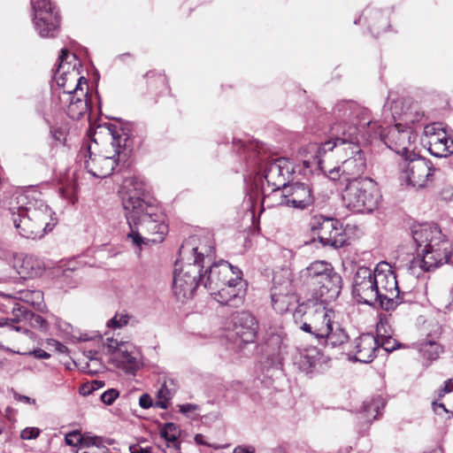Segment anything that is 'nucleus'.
Instances as JSON below:
<instances>
[{
	"instance_id": "c03bdc74",
	"label": "nucleus",
	"mask_w": 453,
	"mask_h": 453,
	"mask_svg": "<svg viewBox=\"0 0 453 453\" xmlns=\"http://www.w3.org/2000/svg\"><path fill=\"white\" fill-rule=\"evenodd\" d=\"M231 269L233 272L231 275L225 277L224 274H219V280L222 282V285L227 284V280H234V277L236 276H240V279H242V273L238 267L231 265Z\"/></svg>"
},
{
	"instance_id": "aec40b11",
	"label": "nucleus",
	"mask_w": 453,
	"mask_h": 453,
	"mask_svg": "<svg viewBox=\"0 0 453 453\" xmlns=\"http://www.w3.org/2000/svg\"><path fill=\"white\" fill-rule=\"evenodd\" d=\"M353 295L359 303L380 305V292L375 284L372 271L365 266L359 267L353 280Z\"/></svg>"
},
{
	"instance_id": "7c9ffc66",
	"label": "nucleus",
	"mask_w": 453,
	"mask_h": 453,
	"mask_svg": "<svg viewBox=\"0 0 453 453\" xmlns=\"http://www.w3.org/2000/svg\"><path fill=\"white\" fill-rule=\"evenodd\" d=\"M44 271L43 263L37 257L26 255L21 261L20 271L23 277L35 278L42 274Z\"/></svg>"
},
{
	"instance_id": "39448f33",
	"label": "nucleus",
	"mask_w": 453,
	"mask_h": 453,
	"mask_svg": "<svg viewBox=\"0 0 453 453\" xmlns=\"http://www.w3.org/2000/svg\"><path fill=\"white\" fill-rule=\"evenodd\" d=\"M411 236L417 246V257L411 262V268L418 265L423 271L433 270L449 263L452 257L449 241L434 224H420L411 227Z\"/></svg>"
},
{
	"instance_id": "b1692460",
	"label": "nucleus",
	"mask_w": 453,
	"mask_h": 453,
	"mask_svg": "<svg viewBox=\"0 0 453 453\" xmlns=\"http://www.w3.org/2000/svg\"><path fill=\"white\" fill-rule=\"evenodd\" d=\"M84 165L88 173L96 178H106L110 176L115 168L119 165L116 159L101 153L88 146L83 154Z\"/></svg>"
},
{
	"instance_id": "864d4df0",
	"label": "nucleus",
	"mask_w": 453,
	"mask_h": 453,
	"mask_svg": "<svg viewBox=\"0 0 453 453\" xmlns=\"http://www.w3.org/2000/svg\"><path fill=\"white\" fill-rule=\"evenodd\" d=\"M55 324L58 325L60 329H63L67 333H69V331L72 329V326L70 323L65 322L60 319H57Z\"/></svg>"
},
{
	"instance_id": "f257e3e1",
	"label": "nucleus",
	"mask_w": 453,
	"mask_h": 453,
	"mask_svg": "<svg viewBox=\"0 0 453 453\" xmlns=\"http://www.w3.org/2000/svg\"><path fill=\"white\" fill-rule=\"evenodd\" d=\"M121 196L129 226L127 238L138 247L147 242H161L168 232L165 215L146 200L142 183L134 178L126 179Z\"/></svg>"
},
{
	"instance_id": "7ed1b4c3",
	"label": "nucleus",
	"mask_w": 453,
	"mask_h": 453,
	"mask_svg": "<svg viewBox=\"0 0 453 453\" xmlns=\"http://www.w3.org/2000/svg\"><path fill=\"white\" fill-rule=\"evenodd\" d=\"M14 227L27 239H41L57 224L52 210L44 201L25 192H16L10 203Z\"/></svg>"
},
{
	"instance_id": "774afa93",
	"label": "nucleus",
	"mask_w": 453,
	"mask_h": 453,
	"mask_svg": "<svg viewBox=\"0 0 453 453\" xmlns=\"http://www.w3.org/2000/svg\"><path fill=\"white\" fill-rule=\"evenodd\" d=\"M383 348H384V349H385V350H387V351H388V350H389L388 347H384V346H383Z\"/></svg>"
},
{
	"instance_id": "473e14b6",
	"label": "nucleus",
	"mask_w": 453,
	"mask_h": 453,
	"mask_svg": "<svg viewBox=\"0 0 453 453\" xmlns=\"http://www.w3.org/2000/svg\"><path fill=\"white\" fill-rule=\"evenodd\" d=\"M160 434L165 440L168 449H171L170 444H173V447L177 449V446L180 444L178 438L180 435V429L177 425L172 422L166 423L161 429Z\"/></svg>"
},
{
	"instance_id": "393cba45",
	"label": "nucleus",
	"mask_w": 453,
	"mask_h": 453,
	"mask_svg": "<svg viewBox=\"0 0 453 453\" xmlns=\"http://www.w3.org/2000/svg\"><path fill=\"white\" fill-rule=\"evenodd\" d=\"M380 347L377 338L372 334H364L357 337L349 351V359L361 363H370L375 357Z\"/></svg>"
},
{
	"instance_id": "09e8293b",
	"label": "nucleus",
	"mask_w": 453,
	"mask_h": 453,
	"mask_svg": "<svg viewBox=\"0 0 453 453\" xmlns=\"http://www.w3.org/2000/svg\"><path fill=\"white\" fill-rule=\"evenodd\" d=\"M233 453H255L253 446H237L234 449Z\"/></svg>"
},
{
	"instance_id": "f704fd0d",
	"label": "nucleus",
	"mask_w": 453,
	"mask_h": 453,
	"mask_svg": "<svg viewBox=\"0 0 453 453\" xmlns=\"http://www.w3.org/2000/svg\"><path fill=\"white\" fill-rule=\"evenodd\" d=\"M19 299L33 306H39L43 300V294L40 290H23L19 293Z\"/></svg>"
},
{
	"instance_id": "680f3d73",
	"label": "nucleus",
	"mask_w": 453,
	"mask_h": 453,
	"mask_svg": "<svg viewBox=\"0 0 453 453\" xmlns=\"http://www.w3.org/2000/svg\"><path fill=\"white\" fill-rule=\"evenodd\" d=\"M195 441H196L198 444H203V435H202V434H196V437H195Z\"/></svg>"
},
{
	"instance_id": "6ab92c4d",
	"label": "nucleus",
	"mask_w": 453,
	"mask_h": 453,
	"mask_svg": "<svg viewBox=\"0 0 453 453\" xmlns=\"http://www.w3.org/2000/svg\"><path fill=\"white\" fill-rule=\"evenodd\" d=\"M213 255L214 243L210 236L201 239L190 237L184 242L180 249V259L199 265L200 269L205 263H211Z\"/></svg>"
},
{
	"instance_id": "c85d7f7f",
	"label": "nucleus",
	"mask_w": 453,
	"mask_h": 453,
	"mask_svg": "<svg viewBox=\"0 0 453 453\" xmlns=\"http://www.w3.org/2000/svg\"><path fill=\"white\" fill-rule=\"evenodd\" d=\"M332 267V265L326 261H314L306 268L300 271V281H302L303 284L313 287Z\"/></svg>"
},
{
	"instance_id": "a19ab883",
	"label": "nucleus",
	"mask_w": 453,
	"mask_h": 453,
	"mask_svg": "<svg viewBox=\"0 0 453 453\" xmlns=\"http://www.w3.org/2000/svg\"><path fill=\"white\" fill-rule=\"evenodd\" d=\"M119 391L115 388H111L104 392L100 398L102 402L107 405H111L119 396Z\"/></svg>"
},
{
	"instance_id": "13d9d810",
	"label": "nucleus",
	"mask_w": 453,
	"mask_h": 453,
	"mask_svg": "<svg viewBox=\"0 0 453 453\" xmlns=\"http://www.w3.org/2000/svg\"><path fill=\"white\" fill-rule=\"evenodd\" d=\"M97 355V352L96 351H93V350H88V357L92 361V360H96V356Z\"/></svg>"
},
{
	"instance_id": "a211bd4d",
	"label": "nucleus",
	"mask_w": 453,
	"mask_h": 453,
	"mask_svg": "<svg viewBox=\"0 0 453 453\" xmlns=\"http://www.w3.org/2000/svg\"><path fill=\"white\" fill-rule=\"evenodd\" d=\"M296 284L292 280L289 269H282L273 275L271 291L272 304L274 310L283 312L288 310L289 305L296 301L294 292Z\"/></svg>"
},
{
	"instance_id": "0eeeda50",
	"label": "nucleus",
	"mask_w": 453,
	"mask_h": 453,
	"mask_svg": "<svg viewBox=\"0 0 453 453\" xmlns=\"http://www.w3.org/2000/svg\"><path fill=\"white\" fill-rule=\"evenodd\" d=\"M92 142L90 147L119 164H125L132 151L127 133L112 124L98 125L94 130Z\"/></svg>"
},
{
	"instance_id": "49530a36",
	"label": "nucleus",
	"mask_w": 453,
	"mask_h": 453,
	"mask_svg": "<svg viewBox=\"0 0 453 453\" xmlns=\"http://www.w3.org/2000/svg\"><path fill=\"white\" fill-rule=\"evenodd\" d=\"M139 405L142 409H149L152 406V399L148 394H142L139 398Z\"/></svg>"
},
{
	"instance_id": "4468645a",
	"label": "nucleus",
	"mask_w": 453,
	"mask_h": 453,
	"mask_svg": "<svg viewBox=\"0 0 453 453\" xmlns=\"http://www.w3.org/2000/svg\"><path fill=\"white\" fill-rule=\"evenodd\" d=\"M281 198L280 204L299 210L322 209L326 203L325 196H316L308 184L295 182L285 186L278 195Z\"/></svg>"
},
{
	"instance_id": "f8f14e48",
	"label": "nucleus",
	"mask_w": 453,
	"mask_h": 453,
	"mask_svg": "<svg viewBox=\"0 0 453 453\" xmlns=\"http://www.w3.org/2000/svg\"><path fill=\"white\" fill-rule=\"evenodd\" d=\"M380 292V306L385 311L395 309L402 303L396 275L390 264L381 261L372 272Z\"/></svg>"
},
{
	"instance_id": "58836bf2",
	"label": "nucleus",
	"mask_w": 453,
	"mask_h": 453,
	"mask_svg": "<svg viewBox=\"0 0 453 453\" xmlns=\"http://www.w3.org/2000/svg\"><path fill=\"white\" fill-rule=\"evenodd\" d=\"M423 116H424L423 113H420L418 111L417 106H413L411 110H410L408 111H404L403 113V119L407 124L408 123L414 124L416 122H418L422 119Z\"/></svg>"
},
{
	"instance_id": "ddd939ff",
	"label": "nucleus",
	"mask_w": 453,
	"mask_h": 453,
	"mask_svg": "<svg viewBox=\"0 0 453 453\" xmlns=\"http://www.w3.org/2000/svg\"><path fill=\"white\" fill-rule=\"evenodd\" d=\"M31 4L35 31L42 38L55 37L59 31L61 22L58 8L50 0H31Z\"/></svg>"
},
{
	"instance_id": "2f4dec72",
	"label": "nucleus",
	"mask_w": 453,
	"mask_h": 453,
	"mask_svg": "<svg viewBox=\"0 0 453 453\" xmlns=\"http://www.w3.org/2000/svg\"><path fill=\"white\" fill-rule=\"evenodd\" d=\"M175 393L174 384L172 380H165L157 393L155 406L160 409H167L169 401Z\"/></svg>"
},
{
	"instance_id": "9b49d317",
	"label": "nucleus",
	"mask_w": 453,
	"mask_h": 453,
	"mask_svg": "<svg viewBox=\"0 0 453 453\" xmlns=\"http://www.w3.org/2000/svg\"><path fill=\"white\" fill-rule=\"evenodd\" d=\"M434 172L433 163L416 153L409 154L399 163V180L417 189L428 187L434 180Z\"/></svg>"
},
{
	"instance_id": "dca6fc26",
	"label": "nucleus",
	"mask_w": 453,
	"mask_h": 453,
	"mask_svg": "<svg viewBox=\"0 0 453 453\" xmlns=\"http://www.w3.org/2000/svg\"><path fill=\"white\" fill-rule=\"evenodd\" d=\"M105 347L111 354V363L127 374H134L141 367L140 355L128 342L107 338Z\"/></svg>"
},
{
	"instance_id": "a18cd8bd",
	"label": "nucleus",
	"mask_w": 453,
	"mask_h": 453,
	"mask_svg": "<svg viewBox=\"0 0 453 453\" xmlns=\"http://www.w3.org/2000/svg\"><path fill=\"white\" fill-rule=\"evenodd\" d=\"M102 439L99 438V441L96 443L89 444L90 446V453H108V449L104 446H102Z\"/></svg>"
},
{
	"instance_id": "69168bd1",
	"label": "nucleus",
	"mask_w": 453,
	"mask_h": 453,
	"mask_svg": "<svg viewBox=\"0 0 453 453\" xmlns=\"http://www.w3.org/2000/svg\"><path fill=\"white\" fill-rule=\"evenodd\" d=\"M433 405L434 406V409L436 410L437 403H433Z\"/></svg>"
},
{
	"instance_id": "5701e85b",
	"label": "nucleus",
	"mask_w": 453,
	"mask_h": 453,
	"mask_svg": "<svg viewBox=\"0 0 453 453\" xmlns=\"http://www.w3.org/2000/svg\"><path fill=\"white\" fill-rule=\"evenodd\" d=\"M293 171V164L285 157H278L266 165L264 177L268 186L273 187L274 196H278L281 189L288 186L286 181L290 178Z\"/></svg>"
},
{
	"instance_id": "3c124183",
	"label": "nucleus",
	"mask_w": 453,
	"mask_h": 453,
	"mask_svg": "<svg viewBox=\"0 0 453 453\" xmlns=\"http://www.w3.org/2000/svg\"><path fill=\"white\" fill-rule=\"evenodd\" d=\"M31 354L35 357L39 358V359H48L50 357V355L42 349H35Z\"/></svg>"
},
{
	"instance_id": "c756f323",
	"label": "nucleus",
	"mask_w": 453,
	"mask_h": 453,
	"mask_svg": "<svg viewBox=\"0 0 453 453\" xmlns=\"http://www.w3.org/2000/svg\"><path fill=\"white\" fill-rule=\"evenodd\" d=\"M420 357L427 361L437 359L442 353V347L435 341L426 338L413 344Z\"/></svg>"
},
{
	"instance_id": "412c9836",
	"label": "nucleus",
	"mask_w": 453,
	"mask_h": 453,
	"mask_svg": "<svg viewBox=\"0 0 453 453\" xmlns=\"http://www.w3.org/2000/svg\"><path fill=\"white\" fill-rule=\"evenodd\" d=\"M422 142L436 157H447L453 153V140L439 123L425 127Z\"/></svg>"
},
{
	"instance_id": "603ef678",
	"label": "nucleus",
	"mask_w": 453,
	"mask_h": 453,
	"mask_svg": "<svg viewBox=\"0 0 453 453\" xmlns=\"http://www.w3.org/2000/svg\"><path fill=\"white\" fill-rule=\"evenodd\" d=\"M49 344L54 346L56 349L60 353H65L67 350V348L58 341L50 339L49 341Z\"/></svg>"
},
{
	"instance_id": "e433bc0d",
	"label": "nucleus",
	"mask_w": 453,
	"mask_h": 453,
	"mask_svg": "<svg viewBox=\"0 0 453 453\" xmlns=\"http://www.w3.org/2000/svg\"><path fill=\"white\" fill-rule=\"evenodd\" d=\"M129 319L130 317L127 312H118L107 322V326L111 328H121L127 325Z\"/></svg>"
},
{
	"instance_id": "8fccbe9b",
	"label": "nucleus",
	"mask_w": 453,
	"mask_h": 453,
	"mask_svg": "<svg viewBox=\"0 0 453 453\" xmlns=\"http://www.w3.org/2000/svg\"><path fill=\"white\" fill-rule=\"evenodd\" d=\"M14 398H15V400L24 403H27V404H35V399L30 398L27 395H19L18 393H14Z\"/></svg>"
},
{
	"instance_id": "20e7f679",
	"label": "nucleus",
	"mask_w": 453,
	"mask_h": 453,
	"mask_svg": "<svg viewBox=\"0 0 453 453\" xmlns=\"http://www.w3.org/2000/svg\"><path fill=\"white\" fill-rule=\"evenodd\" d=\"M323 301H308L299 304L294 314L303 317L300 329L314 336L319 342L333 348L343 345L349 341L346 330L335 320L336 314L327 309Z\"/></svg>"
},
{
	"instance_id": "37998d69",
	"label": "nucleus",
	"mask_w": 453,
	"mask_h": 453,
	"mask_svg": "<svg viewBox=\"0 0 453 453\" xmlns=\"http://www.w3.org/2000/svg\"><path fill=\"white\" fill-rule=\"evenodd\" d=\"M104 386L102 380H93L89 385H85L81 389V393L84 395L90 394L92 391L101 388Z\"/></svg>"
},
{
	"instance_id": "79ce46f5",
	"label": "nucleus",
	"mask_w": 453,
	"mask_h": 453,
	"mask_svg": "<svg viewBox=\"0 0 453 453\" xmlns=\"http://www.w3.org/2000/svg\"><path fill=\"white\" fill-rule=\"evenodd\" d=\"M41 431L37 427H26L20 433V437L23 440H33L36 439Z\"/></svg>"
},
{
	"instance_id": "72a5a7b5",
	"label": "nucleus",
	"mask_w": 453,
	"mask_h": 453,
	"mask_svg": "<svg viewBox=\"0 0 453 453\" xmlns=\"http://www.w3.org/2000/svg\"><path fill=\"white\" fill-rule=\"evenodd\" d=\"M99 441L97 436H83L79 431H73L65 434V441L69 446L89 445Z\"/></svg>"
},
{
	"instance_id": "423d86ee",
	"label": "nucleus",
	"mask_w": 453,
	"mask_h": 453,
	"mask_svg": "<svg viewBox=\"0 0 453 453\" xmlns=\"http://www.w3.org/2000/svg\"><path fill=\"white\" fill-rule=\"evenodd\" d=\"M204 287L208 288L213 298L220 304L233 308H238L244 303L246 295V284L240 276L234 280H227V284L219 280V274L225 277L233 273L231 265L224 260L215 263L206 271Z\"/></svg>"
},
{
	"instance_id": "de8ad7c7",
	"label": "nucleus",
	"mask_w": 453,
	"mask_h": 453,
	"mask_svg": "<svg viewBox=\"0 0 453 453\" xmlns=\"http://www.w3.org/2000/svg\"><path fill=\"white\" fill-rule=\"evenodd\" d=\"M180 411L184 414H188L190 412H193L198 409V406L196 404L193 403H185L179 406Z\"/></svg>"
},
{
	"instance_id": "c9c22d12",
	"label": "nucleus",
	"mask_w": 453,
	"mask_h": 453,
	"mask_svg": "<svg viewBox=\"0 0 453 453\" xmlns=\"http://www.w3.org/2000/svg\"><path fill=\"white\" fill-rule=\"evenodd\" d=\"M24 319L27 320L32 327L46 331L48 328V322L45 319L38 314L33 312H23Z\"/></svg>"
},
{
	"instance_id": "4d7b16f0",
	"label": "nucleus",
	"mask_w": 453,
	"mask_h": 453,
	"mask_svg": "<svg viewBox=\"0 0 453 453\" xmlns=\"http://www.w3.org/2000/svg\"><path fill=\"white\" fill-rule=\"evenodd\" d=\"M171 445V449H167V446L165 447V453H180V444H178L177 446V449H175L173 447V444H170Z\"/></svg>"
},
{
	"instance_id": "6e6552de",
	"label": "nucleus",
	"mask_w": 453,
	"mask_h": 453,
	"mask_svg": "<svg viewBox=\"0 0 453 453\" xmlns=\"http://www.w3.org/2000/svg\"><path fill=\"white\" fill-rule=\"evenodd\" d=\"M334 114L339 121L356 126L359 131V139L370 142L379 138L384 141L385 133L382 126L371 119L370 111L355 102L342 101L334 107Z\"/></svg>"
},
{
	"instance_id": "6e6d98bb",
	"label": "nucleus",
	"mask_w": 453,
	"mask_h": 453,
	"mask_svg": "<svg viewBox=\"0 0 453 453\" xmlns=\"http://www.w3.org/2000/svg\"><path fill=\"white\" fill-rule=\"evenodd\" d=\"M77 453H90V446H88V445L81 446L80 449L77 450Z\"/></svg>"
},
{
	"instance_id": "338daca9",
	"label": "nucleus",
	"mask_w": 453,
	"mask_h": 453,
	"mask_svg": "<svg viewBox=\"0 0 453 453\" xmlns=\"http://www.w3.org/2000/svg\"><path fill=\"white\" fill-rule=\"evenodd\" d=\"M376 417H377V415H376V414H375V415H372V419H375V418H376Z\"/></svg>"
},
{
	"instance_id": "f03ea898",
	"label": "nucleus",
	"mask_w": 453,
	"mask_h": 453,
	"mask_svg": "<svg viewBox=\"0 0 453 453\" xmlns=\"http://www.w3.org/2000/svg\"><path fill=\"white\" fill-rule=\"evenodd\" d=\"M59 64L54 78L59 91L58 100L61 109L73 119H80L88 113V84L87 80L80 75L76 68V57L67 50H62L58 58Z\"/></svg>"
},
{
	"instance_id": "0e129e2a",
	"label": "nucleus",
	"mask_w": 453,
	"mask_h": 453,
	"mask_svg": "<svg viewBox=\"0 0 453 453\" xmlns=\"http://www.w3.org/2000/svg\"><path fill=\"white\" fill-rule=\"evenodd\" d=\"M9 319H6L4 323L0 321V326H7Z\"/></svg>"
},
{
	"instance_id": "4be33fe9",
	"label": "nucleus",
	"mask_w": 453,
	"mask_h": 453,
	"mask_svg": "<svg viewBox=\"0 0 453 453\" xmlns=\"http://www.w3.org/2000/svg\"><path fill=\"white\" fill-rule=\"evenodd\" d=\"M415 139L416 134L411 127H403L401 124H395L388 128L383 142L404 158L415 153L411 149Z\"/></svg>"
},
{
	"instance_id": "bf43d9fd",
	"label": "nucleus",
	"mask_w": 453,
	"mask_h": 453,
	"mask_svg": "<svg viewBox=\"0 0 453 453\" xmlns=\"http://www.w3.org/2000/svg\"><path fill=\"white\" fill-rule=\"evenodd\" d=\"M450 296L452 298V301L449 303V304L446 306L449 311H453V287L450 292Z\"/></svg>"
},
{
	"instance_id": "4c0bfd02",
	"label": "nucleus",
	"mask_w": 453,
	"mask_h": 453,
	"mask_svg": "<svg viewBox=\"0 0 453 453\" xmlns=\"http://www.w3.org/2000/svg\"><path fill=\"white\" fill-rule=\"evenodd\" d=\"M383 406L382 399L380 397L374 398L368 403L364 404V412L365 413V417L369 418L370 414L372 412H379L380 406Z\"/></svg>"
},
{
	"instance_id": "1a4fd4ad",
	"label": "nucleus",
	"mask_w": 453,
	"mask_h": 453,
	"mask_svg": "<svg viewBox=\"0 0 453 453\" xmlns=\"http://www.w3.org/2000/svg\"><path fill=\"white\" fill-rule=\"evenodd\" d=\"M342 196L344 205L357 213L374 211L381 198L377 182L367 177L349 180Z\"/></svg>"
},
{
	"instance_id": "2eb2a0df",
	"label": "nucleus",
	"mask_w": 453,
	"mask_h": 453,
	"mask_svg": "<svg viewBox=\"0 0 453 453\" xmlns=\"http://www.w3.org/2000/svg\"><path fill=\"white\" fill-rule=\"evenodd\" d=\"M180 268H175L173 290L178 300L186 302L194 296L199 281L204 284L206 275L200 273V265L183 261Z\"/></svg>"
},
{
	"instance_id": "a878e982",
	"label": "nucleus",
	"mask_w": 453,
	"mask_h": 453,
	"mask_svg": "<svg viewBox=\"0 0 453 453\" xmlns=\"http://www.w3.org/2000/svg\"><path fill=\"white\" fill-rule=\"evenodd\" d=\"M232 323L236 336L243 343L255 342L257 333L256 319L247 311L237 312L232 316Z\"/></svg>"
},
{
	"instance_id": "5fc2aeb1",
	"label": "nucleus",
	"mask_w": 453,
	"mask_h": 453,
	"mask_svg": "<svg viewBox=\"0 0 453 453\" xmlns=\"http://www.w3.org/2000/svg\"><path fill=\"white\" fill-rule=\"evenodd\" d=\"M131 453H151L149 448H142L140 445H133L130 447Z\"/></svg>"
},
{
	"instance_id": "052dcab7",
	"label": "nucleus",
	"mask_w": 453,
	"mask_h": 453,
	"mask_svg": "<svg viewBox=\"0 0 453 453\" xmlns=\"http://www.w3.org/2000/svg\"><path fill=\"white\" fill-rule=\"evenodd\" d=\"M304 358H307V364L309 367H311L315 365V360L313 357H304Z\"/></svg>"
},
{
	"instance_id": "ea45409f",
	"label": "nucleus",
	"mask_w": 453,
	"mask_h": 453,
	"mask_svg": "<svg viewBox=\"0 0 453 453\" xmlns=\"http://www.w3.org/2000/svg\"><path fill=\"white\" fill-rule=\"evenodd\" d=\"M53 139L59 142H64L67 134V128L65 126H55L50 130Z\"/></svg>"
},
{
	"instance_id": "bb28decb",
	"label": "nucleus",
	"mask_w": 453,
	"mask_h": 453,
	"mask_svg": "<svg viewBox=\"0 0 453 453\" xmlns=\"http://www.w3.org/2000/svg\"><path fill=\"white\" fill-rule=\"evenodd\" d=\"M366 168V158L365 155H357L356 157H347L342 160L338 167L329 171V178L336 180L341 172L342 175H345L348 180L357 179V176L364 173Z\"/></svg>"
},
{
	"instance_id": "cd10ccee",
	"label": "nucleus",
	"mask_w": 453,
	"mask_h": 453,
	"mask_svg": "<svg viewBox=\"0 0 453 453\" xmlns=\"http://www.w3.org/2000/svg\"><path fill=\"white\" fill-rule=\"evenodd\" d=\"M314 289H316L319 293L320 298H323L321 301L326 302L330 299L335 298L341 290L342 288V277L339 273L334 272L332 267L329 269V272L323 276L314 286Z\"/></svg>"
},
{
	"instance_id": "9d476101",
	"label": "nucleus",
	"mask_w": 453,
	"mask_h": 453,
	"mask_svg": "<svg viewBox=\"0 0 453 453\" xmlns=\"http://www.w3.org/2000/svg\"><path fill=\"white\" fill-rule=\"evenodd\" d=\"M336 150V153L342 159L356 157L357 155H365L360 148L359 131L356 126L348 122L339 121L337 119L330 128V140L320 144L319 153H326Z\"/></svg>"
},
{
	"instance_id": "e2e57ef3",
	"label": "nucleus",
	"mask_w": 453,
	"mask_h": 453,
	"mask_svg": "<svg viewBox=\"0 0 453 453\" xmlns=\"http://www.w3.org/2000/svg\"><path fill=\"white\" fill-rule=\"evenodd\" d=\"M12 328H13L14 330L18 331V332H24V333H28V330L27 329H23L21 326H14V325H12Z\"/></svg>"
},
{
	"instance_id": "f3484780",
	"label": "nucleus",
	"mask_w": 453,
	"mask_h": 453,
	"mask_svg": "<svg viewBox=\"0 0 453 453\" xmlns=\"http://www.w3.org/2000/svg\"><path fill=\"white\" fill-rule=\"evenodd\" d=\"M310 226L323 246L337 249L342 247L346 242L342 225L334 218H326L321 215L314 216Z\"/></svg>"
}]
</instances>
